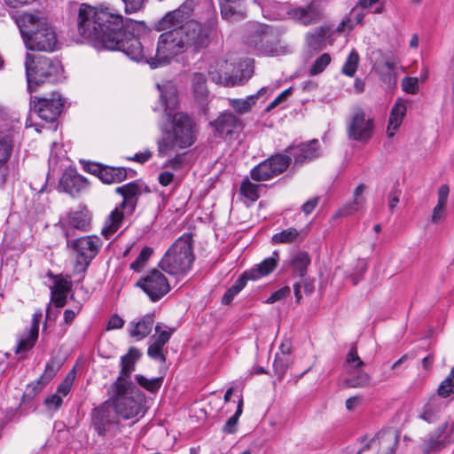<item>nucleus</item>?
Returning <instances> with one entry per match:
<instances>
[{
    "label": "nucleus",
    "mask_w": 454,
    "mask_h": 454,
    "mask_svg": "<svg viewBox=\"0 0 454 454\" xmlns=\"http://www.w3.org/2000/svg\"><path fill=\"white\" fill-rule=\"evenodd\" d=\"M130 21L106 7L82 4L79 9L78 30L86 39L110 51H121L130 59L145 60L152 67L168 64L176 56L186 51L177 26L164 29L158 38L155 53L145 50V45L130 33Z\"/></svg>",
    "instance_id": "1"
},
{
    "label": "nucleus",
    "mask_w": 454,
    "mask_h": 454,
    "mask_svg": "<svg viewBox=\"0 0 454 454\" xmlns=\"http://www.w3.org/2000/svg\"><path fill=\"white\" fill-rule=\"evenodd\" d=\"M192 14V4L184 3L177 9L167 12L155 23L154 27L161 31L177 26L186 50L189 47L194 50L205 48L209 43L212 28L207 24L190 20Z\"/></svg>",
    "instance_id": "2"
},
{
    "label": "nucleus",
    "mask_w": 454,
    "mask_h": 454,
    "mask_svg": "<svg viewBox=\"0 0 454 454\" xmlns=\"http://www.w3.org/2000/svg\"><path fill=\"white\" fill-rule=\"evenodd\" d=\"M17 25L28 50L54 51L58 47L55 29L39 13H23L17 19Z\"/></svg>",
    "instance_id": "3"
},
{
    "label": "nucleus",
    "mask_w": 454,
    "mask_h": 454,
    "mask_svg": "<svg viewBox=\"0 0 454 454\" xmlns=\"http://www.w3.org/2000/svg\"><path fill=\"white\" fill-rule=\"evenodd\" d=\"M108 400L116 416L122 421H129V425L137 423L146 411L145 395L133 384L121 380L113 384Z\"/></svg>",
    "instance_id": "4"
},
{
    "label": "nucleus",
    "mask_w": 454,
    "mask_h": 454,
    "mask_svg": "<svg viewBox=\"0 0 454 454\" xmlns=\"http://www.w3.org/2000/svg\"><path fill=\"white\" fill-rule=\"evenodd\" d=\"M194 260L192 236L190 233H184L165 252L159 266L169 275L183 278L191 270Z\"/></svg>",
    "instance_id": "5"
},
{
    "label": "nucleus",
    "mask_w": 454,
    "mask_h": 454,
    "mask_svg": "<svg viewBox=\"0 0 454 454\" xmlns=\"http://www.w3.org/2000/svg\"><path fill=\"white\" fill-rule=\"evenodd\" d=\"M195 140L192 119L184 113H175L172 116L170 129L163 133L157 141L160 157H166L175 152L176 148L185 149L192 145Z\"/></svg>",
    "instance_id": "6"
},
{
    "label": "nucleus",
    "mask_w": 454,
    "mask_h": 454,
    "mask_svg": "<svg viewBox=\"0 0 454 454\" xmlns=\"http://www.w3.org/2000/svg\"><path fill=\"white\" fill-rule=\"evenodd\" d=\"M254 73V60L246 59L236 67L234 64L218 59L210 64L208 74L216 84L224 87L242 85L250 79Z\"/></svg>",
    "instance_id": "7"
},
{
    "label": "nucleus",
    "mask_w": 454,
    "mask_h": 454,
    "mask_svg": "<svg viewBox=\"0 0 454 454\" xmlns=\"http://www.w3.org/2000/svg\"><path fill=\"white\" fill-rule=\"evenodd\" d=\"M143 186L137 182H131L115 189L121 195L122 202L108 215L102 228V234L109 239L121 226L125 215H131L137 207Z\"/></svg>",
    "instance_id": "8"
},
{
    "label": "nucleus",
    "mask_w": 454,
    "mask_h": 454,
    "mask_svg": "<svg viewBox=\"0 0 454 454\" xmlns=\"http://www.w3.org/2000/svg\"><path fill=\"white\" fill-rule=\"evenodd\" d=\"M26 74L28 90L32 92V86L45 82H55L58 80L62 65L59 59H51L45 56L35 57L27 53L25 61Z\"/></svg>",
    "instance_id": "9"
},
{
    "label": "nucleus",
    "mask_w": 454,
    "mask_h": 454,
    "mask_svg": "<svg viewBox=\"0 0 454 454\" xmlns=\"http://www.w3.org/2000/svg\"><path fill=\"white\" fill-rule=\"evenodd\" d=\"M103 243L96 235L83 236L75 239H67V246L75 254L74 270L85 272L90 262L98 254Z\"/></svg>",
    "instance_id": "10"
},
{
    "label": "nucleus",
    "mask_w": 454,
    "mask_h": 454,
    "mask_svg": "<svg viewBox=\"0 0 454 454\" xmlns=\"http://www.w3.org/2000/svg\"><path fill=\"white\" fill-rule=\"evenodd\" d=\"M278 19L288 16L291 20L304 26L319 22L323 19V7L318 0H313L305 5L292 7L286 4L278 5Z\"/></svg>",
    "instance_id": "11"
},
{
    "label": "nucleus",
    "mask_w": 454,
    "mask_h": 454,
    "mask_svg": "<svg viewBox=\"0 0 454 454\" xmlns=\"http://www.w3.org/2000/svg\"><path fill=\"white\" fill-rule=\"evenodd\" d=\"M279 34L271 27L262 24H253L248 43L263 54L278 55L282 52L279 45Z\"/></svg>",
    "instance_id": "12"
},
{
    "label": "nucleus",
    "mask_w": 454,
    "mask_h": 454,
    "mask_svg": "<svg viewBox=\"0 0 454 454\" xmlns=\"http://www.w3.org/2000/svg\"><path fill=\"white\" fill-rule=\"evenodd\" d=\"M121 419L116 416V413L110 404L109 400L100 406L94 408L91 412V424L94 430L99 435L115 434L122 427Z\"/></svg>",
    "instance_id": "13"
},
{
    "label": "nucleus",
    "mask_w": 454,
    "mask_h": 454,
    "mask_svg": "<svg viewBox=\"0 0 454 454\" xmlns=\"http://www.w3.org/2000/svg\"><path fill=\"white\" fill-rule=\"evenodd\" d=\"M452 442H454V422L444 421L421 440L419 448L423 453L428 454L439 451Z\"/></svg>",
    "instance_id": "14"
},
{
    "label": "nucleus",
    "mask_w": 454,
    "mask_h": 454,
    "mask_svg": "<svg viewBox=\"0 0 454 454\" xmlns=\"http://www.w3.org/2000/svg\"><path fill=\"white\" fill-rule=\"evenodd\" d=\"M152 301H157L166 295L170 289L169 283L165 275L158 270H153L145 277L137 282Z\"/></svg>",
    "instance_id": "15"
},
{
    "label": "nucleus",
    "mask_w": 454,
    "mask_h": 454,
    "mask_svg": "<svg viewBox=\"0 0 454 454\" xmlns=\"http://www.w3.org/2000/svg\"><path fill=\"white\" fill-rule=\"evenodd\" d=\"M373 132L372 120L367 118L362 110L356 111L347 124V134L349 139L366 143Z\"/></svg>",
    "instance_id": "16"
},
{
    "label": "nucleus",
    "mask_w": 454,
    "mask_h": 454,
    "mask_svg": "<svg viewBox=\"0 0 454 454\" xmlns=\"http://www.w3.org/2000/svg\"><path fill=\"white\" fill-rule=\"evenodd\" d=\"M30 106L41 119L46 121H54L62 111L64 100L59 94L54 92L51 98L31 99Z\"/></svg>",
    "instance_id": "17"
},
{
    "label": "nucleus",
    "mask_w": 454,
    "mask_h": 454,
    "mask_svg": "<svg viewBox=\"0 0 454 454\" xmlns=\"http://www.w3.org/2000/svg\"><path fill=\"white\" fill-rule=\"evenodd\" d=\"M213 125L219 137L229 140L233 139L243 128L240 119L231 112L221 114Z\"/></svg>",
    "instance_id": "18"
},
{
    "label": "nucleus",
    "mask_w": 454,
    "mask_h": 454,
    "mask_svg": "<svg viewBox=\"0 0 454 454\" xmlns=\"http://www.w3.org/2000/svg\"><path fill=\"white\" fill-rule=\"evenodd\" d=\"M397 443V434L394 430L389 429L380 432L362 450L372 449L377 450L378 454H394Z\"/></svg>",
    "instance_id": "19"
},
{
    "label": "nucleus",
    "mask_w": 454,
    "mask_h": 454,
    "mask_svg": "<svg viewBox=\"0 0 454 454\" xmlns=\"http://www.w3.org/2000/svg\"><path fill=\"white\" fill-rule=\"evenodd\" d=\"M160 91V100L163 106L164 113L171 116L178 106L177 88L175 83L169 81L157 84Z\"/></svg>",
    "instance_id": "20"
},
{
    "label": "nucleus",
    "mask_w": 454,
    "mask_h": 454,
    "mask_svg": "<svg viewBox=\"0 0 454 454\" xmlns=\"http://www.w3.org/2000/svg\"><path fill=\"white\" fill-rule=\"evenodd\" d=\"M441 396H433L428 402L422 407L419 413V418L427 423H434L440 418L446 408V403L443 402Z\"/></svg>",
    "instance_id": "21"
},
{
    "label": "nucleus",
    "mask_w": 454,
    "mask_h": 454,
    "mask_svg": "<svg viewBox=\"0 0 454 454\" xmlns=\"http://www.w3.org/2000/svg\"><path fill=\"white\" fill-rule=\"evenodd\" d=\"M140 356L141 352L138 349L136 348H130L129 352L121 358V369L116 380H121L122 383L126 384H133L129 380V378L135 371L136 363Z\"/></svg>",
    "instance_id": "22"
},
{
    "label": "nucleus",
    "mask_w": 454,
    "mask_h": 454,
    "mask_svg": "<svg viewBox=\"0 0 454 454\" xmlns=\"http://www.w3.org/2000/svg\"><path fill=\"white\" fill-rule=\"evenodd\" d=\"M86 186L87 182L85 178L73 172L63 174L59 182V187L73 197L76 196L81 191L85 189Z\"/></svg>",
    "instance_id": "23"
},
{
    "label": "nucleus",
    "mask_w": 454,
    "mask_h": 454,
    "mask_svg": "<svg viewBox=\"0 0 454 454\" xmlns=\"http://www.w3.org/2000/svg\"><path fill=\"white\" fill-rule=\"evenodd\" d=\"M153 315L147 314L137 322H130L128 331L129 335L136 339V340H141L150 334L153 327Z\"/></svg>",
    "instance_id": "24"
},
{
    "label": "nucleus",
    "mask_w": 454,
    "mask_h": 454,
    "mask_svg": "<svg viewBox=\"0 0 454 454\" xmlns=\"http://www.w3.org/2000/svg\"><path fill=\"white\" fill-rule=\"evenodd\" d=\"M291 154L294 156L296 164L311 160L319 155L318 141L314 139L307 144H302L291 148Z\"/></svg>",
    "instance_id": "25"
},
{
    "label": "nucleus",
    "mask_w": 454,
    "mask_h": 454,
    "mask_svg": "<svg viewBox=\"0 0 454 454\" xmlns=\"http://www.w3.org/2000/svg\"><path fill=\"white\" fill-rule=\"evenodd\" d=\"M89 219L82 212H72L67 219L61 223L62 230L67 239L74 235L72 229L86 231L89 226Z\"/></svg>",
    "instance_id": "26"
},
{
    "label": "nucleus",
    "mask_w": 454,
    "mask_h": 454,
    "mask_svg": "<svg viewBox=\"0 0 454 454\" xmlns=\"http://www.w3.org/2000/svg\"><path fill=\"white\" fill-rule=\"evenodd\" d=\"M406 111L407 107L405 102L402 98H398L393 106L390 113L387 129L388 137H394L395 130L398 129L403 122Z\"/></svg>",
    "instance_id": "27"
},
{
    "label": "nucleus",
    "mask_w": 454,
    "mask_h": 454,
    "mask_svg": "<svg viewBox=\"0 0 454 454\" xmlns=\"http://www.w3.org/2000/svg\"><path fill=\"white\" fill-rule=\"evenodd\" d=\"M220 6L223 19L228 21H238L246 17L239 0H220Z\"/></svg>",
    "instance_id": "28"
},
{
    "label": "nucleus",
    "mask_w": 454,
    "mask_h": 454,
    "mask_svg": "<svg viewBox=\"0 0 454 454\" xmlns=\"http://www.w3.org/2000/svg\"><path fill=\"white\" fill-rule=\"evenodd\" d=\"M364 191V184H361L356 186L353 193V200L344 205L339 210L338 215L340 216H349L362 209L365 205V198L363 195Z\"/></svg>",
    "instance_id": "29"
},
{
    "label": "nucleus",
    "mask_w": 454,
    "mask_h": 454,
    "mask_svg": "<svg viewBox=\"0 0 454 454\" xmlns=\"http://www.w3.org/2000/svg\"><path fill=\"white\" fill-rule=\"evenodd\" d=\"M450 188L447 184H442L437 191L438 201L433 209L431 221L434 223L442 222L446 215V206L448 202Z\"/></svg>",
    "instance_id": "30"
},
{
    "label": "nucleus",
    "mask_w": 454,
    "mask_h": 454,
    "mask_svg": "<svg viewBox=\"0 0 454 454\" xmlns=\"http://www.w3.org/2000/svg\"><path fill=\"white\" fill-rule=\"evenodd\" d=\"M191 83L195 100L200 103L205 102L209 94L205 74L193 73L191 77Z\"/></svg>",
    "instance_id": "31"
},
{
    "label": "nucleus",
    "mask_w": 454,
    "mask_h": 454,
    "mask_svg": "<svg viewBox=\"0 0 454 454\" xmlns=\"http://www.w3.org/2000/svg\"><path fill=\"white\" fill-rule=\"evenodd\" d=\"M278 254L263 260L261 263L257 264L255 268L250 270L251 279L255 280L262 277L270 274L277 266Z\"/></svg>",
    "instance_id": "32"
},
{
    "label": "nucleus",
    "mask_w": 454,
    "mask_h": 454,
    "mask_svg": "<svg viewBox=\"0 0 454 454\" xmlns=\"http://www.w3.org/2000/svg\"><path fill=\"white\" fill-rule=\"evenodd\" d=\"M70 289V283L66 279H59L55 282V287L51 291V301L56 307L62 308L66 305L67 293Z\"/></svg>",
    "instance_id": "33"
},
{
    "label": "nucleus",
    "mask_w": 454,
    "mask_h": 454,
    "mask_svg": "<svg viewBox=\"0 0 454 454\" xmlns=\"http://www.w3.org/2000/svg\"><path fill=\"white\" fill-rule=\"evenodd\" d=\"M127 176V171L123 168H111L105 166L100 172L99 179L106 184L120 183Z\"/></svg>",
    "instance_id": "34"
},
{
    "label": "nucleus",
    "mask_w": 454,
    "mask_h": 454,
    "mask_svg": "<svg viewBox=\"0 0 454 454\" xmlns=\"http://www.w3.org/2000/svg\"><path fill=\"white\" fill-rule=\"evenodd\" d=\"M12 137L0 131V168L9 161L12 153Z\"/></svg>",
    "instance_id": "35"
},
{
    "label": "nucleus",
    "mask_w": 454,
    "mask_h": 454,
    "mask_svg": "<svg viewBox=\"0 0 454 454\" xmlns=\"http://www.w3.org/2000/svg\"><path fill=\"white\" fill-rule=\"evenodd\" d=\"M276 176L269 160H264L251 170V177L255 181H266Z\"/></svg>",
    "instance_id": "36"
},
{
    "label": "nucleus",
    "mask_w": 454,
    "mask_h": 454,
    "mask_svg": "<svg viewBox=\"0 0 454 454\" xmlns=\"http://www.w3.org/2000/svg\"><path fill=\"white\" fill-rule=\"evenodd\" d=\"M310 263V259L306 252H298L296 253L292 260L291 264L294 268V270L300 276L304 277L307 273V267Z\"/></svg>",
    "instance_id": "37"
},
{
    "label": "nucleus",
    "mask_w": 454,
    "mask_h": 454,
    "mask_svg": "<svg viewBox=\"0 0 454 454\" xmlns=\"http://www.w3.org/2000/svg\"><path fill=\"white\" fill-rule=\"evenodd\" d=\"M346 384L350 387H363L368 385L370 381L369 375L359 369H353L349 372L348 378L346 379Z\"/></svg>",
    "instance_id": "38"
},
{
    "label": "nucleus",
    "mask_w": 454,
    "mask_h": 454,
    "mask_svg": "<svg viewBox=\"0 0 454 454\" xmlns=\"http://www.w3.org/2000/svg\"><path fill=\"white\" fill-rule=\"evenodd\" d=\"M257 96H248L244 99H230V106L239 114L248 113L256 102Z\"/></svg>",
    "instance_id": "39"
},
{
    "label": "nucleus",
    "mask_w": 454,
    "mask_h": 454,
    "mask_svg": "<svg viewBox=\"0 0 454 454\" xmlns=\"http://www.w3.org/2000/svg\"><path fill=\"white\" fill-rule=\"evenodd\" d=\"M174 331V328H169L166 325L162 326L160 324H158L155 326V334L151 337V340L159 346L164 347L169 340Z\"/></svg>",
    "instance_id": "40"
},
{
    "label": "nucleus",
    "mask_w": 454,
    "mask_h": 454,
    "mask_svg": "<svg viewBox=\"0 0 454 454\" xmlns=\"http://www.w3.org/2000/svg\"><path fill=\"white\" fill-rule=\"evenodd\" d=\"M38 335L35 334V330L25 333L19 340V343L15 348V353L20 354L31 349L34 347Z\"/></svg>",
    "instance_id": "41"
},
{
    "label": "nucleus",
    "mask_w": 454,
    "mask_h": 454,
    "mask_svg": "<svg viewBox=\"0 0 454 454\" xmlns=\"http://www.w3.org/2000/svg\"><path fill=\"white\" fill-rule=\"evenodd\" d=\"M300 238V231L295 228H288L272 237V241L275 244H288L298 240Z\"/></svg>",
    "instance_id": "42"
},
{
    "label": "nucleus",
    "mask_w": 454,
    "mask_h": 454,
    "mask_svg": "<svg viewBox=\"0 0 454 454\" xmlns=\"http://www.w3.org/2000/svg\"><path fill=\"white\" fill-rule=\"evenodd\" d=\"M326 33L327 29L325 27H319L315 29L313 32L309 33L306 36L308 45L314 50L321 49Z\"/></svg>",
    "instance_id": "43"
},
{
    "label": "nucleus",
    "mask_w": 454,
    "mask_h": 454,
    "mask_svg": "<svg viewBox=\"0 0 454 454\" xmlns=\"http://www.w3.org/2000/svg\"><path fill=\"white\" fill-rule=\"evenodd\" d=\"M276 176L283 173L290 165L291 158L284 154H277L268 159Z\"/></svg>",
    "instance_id": "44"
},
{
    "label": "nucleus",
    "mask_w": 454,
    "mask_h": 454,
    "mask_svg": "<svg viewBox=\"0 0 454 454\" xmlns=\"http://www.w3.org/2000/svg\"><path fill=\"white\" fill-rule=\"evenodd\" d=\"M437 394L442 398H447L454 394V367L451 369L448 377L440 384Z\"/></svg>",
    "instance_id": "45"
},
{
    "label": "nucleus",
    "mask_w": 454,
    "mask_h": 454,
    "mask_svg": "<svg viewBox=\"0 0 454 454\" xmlns=\"http://www.w3.org/2000/svg\"><path fill=\"white\" fill-rule=\"evenodd\" d=\"M136 380L142 387L153 393L160 387L163 380L160 377L147 379L143 375H137Z\"/></svg>",
    "instance_id": "46"
},
{
    "label": "nucleus",
    "mask_w": 454,
    "mask_h": 454,
    "mask_svg": "<svg viewBox=\"0 0 454 454\" xmlns=\"http://www.w3.org/2000/svg\"><path fill=\"white\" fill-rule=\"evenodd\" d=\"M358 61L359 56L357 52L355 51H351L342 67V73L348 76H353L357 69Z\"/></svg>",
    "instance_id": "47"
},
{
    "label": "nucleus",
    "mask_w": 454,
    "mask_h": 454,
    "mask_svg": "<svg viewBox=\"0 0 454 454\" xmlns=\"http://www.w3.org/2000/svg\"><path fill=\"white\" fill-rule=\"evenodd\" d=\"M242 407H243V399L240 398L238 403V407L236 410V412L234 415H232L229 419L226 421L225 425L223 426V432L228 434H233L236 431V426L239 421V418L242 414Z\"/></svg>",
    "instance_id": "48"
},
{
    "label": "nucleus",
    "mask_w": 454,
    "mask_h": 454,
    "mask_svg": "<svg viewBox=\"0 0 454 454\" xmlns=\"http://www.w3.org/2000/svg\"><path fill=\"white\" fill-rule=\"evenodd\" d=\"M331 62V56L328 53H323L313 63L309 69L310 75H317L322 73Z\"/></svg>",
    "instance_id": "49"
},
{
    "label": "nucleus",
    "mask_w": 454,
    "mask_h": 454,
    "mask_svg": "<svg viewBox=\"0 0 454 454\" xmlns=\"http://www.w3.org/2000/svg\"><path fill=\"white\" fill-rule=\"evenodd\" d=\"M240 192L251 201H255L259 198L258 185L251 183L249 180H244L242 182Z\"/></svg>",
    "instance_id": "50"
},
{
    "label": "nucleus",
    "mask_w": 454,
    "mask_h": 454,
    "mask_svg": "<svg viewBox=\"0 0 454 454\" xmlns=\"http://www.w3.org/2000/svg\"><path fill=\"white\" fill-rule=\"evenodd\" d=\"M153 249L149 247H145L137 259L130 264V268L134 270L135 271L141 270L142 268L145 265V262L148 261V259L153 254Z\"/></svg>",
    "instance_id": "51"
},
{
    "label": "nucleus",
    "mask_w": 454,
    "mask_h": 454,
    "mask_svg": "<svg viewBox=\"0 0 454 454\" xmlns=\"http://www.w3.org/2000/svg\"><path fill=\"white\" fill-rule=\"evenodd\" d=\"M290 364V359L287 356H280L279 353L276 354L274 360L275 373L281 379L286 373Z\"/></svg>",
    "instance_id": "52"
},
{
    "label": "nucleus",
    "mask_w": 454,
    "mask_h": 454,
    "mask_svg": "<svg viewBox=\"0 0 454 454\" xmlns=\"http://www.w3.org/2000/svg\"><path fill=\"white\" fill-rule=\"evenodd\" d=\"M397 62L395 58H394L393 59L385 60L383 63V67L387 70V74L383 75V80L389 84L395 83V75L394 73Z\"/></svg>",
    "instance_id": "53"
},
{
    "label": "nucleus",
    "mask_w": 454,
    "mask_h": 454,
    "mask_svg": "<svg viewBox=\"0 0 454 454\" xmlns=\"http://www.w3.org/2000/svg\"><path fill=\"white\" fill-rule=\"evenodd\" d=\"M75 378V374L74 371L69 372L64 380L59 384L57 388V393L60 395L62 397L66 396L69 392L73 386L74 380Z\"/></svg>",
    "instance_id": "54"
},
{
    "label": "nucleus",
    "mask_w": 454,
    "mask_h": 454,
    "mask_svg": "<svg viewBox=\"0 0 454 454\" xmlns=\"http://www.w3.org/2000/svg\"><path fill=\"white\" fill-rule=\"evenodd\" d=\"M163 348L164 347L159 346L158 344L152 341L148 347L147 355L154 360L164 363L166 361V356L163 353Z\"/></svg>",
    "instance_id": "55"
},
{
    "label": "nucleus",
    "mask_w": 454,
    "mask_h": 454,
    "mask_svg": "<svg viewBox=\"0 0 454 454\" xmlns=\"http://www.w3.org/2000/svg\"><path fill=\"white\" fill-rule=\"evenodd\" d=\"M347 364L351 369H359L364 365V362L357 354L356 346L351 347L347 356Z\"/></svg>",
    "instance_id": "56"
},
{
    "label": "nucleus",
    "mask_w": 454,
    "mask_h": 454,
    "mask_svg": "<svg viewBox=\"0 0 454 454\" xmlns=\"http://www.w3.org/2000/svg\"><path fill=\"white\" fill-rule=\"evenodd\" d=\"M403 90L410 94H416L419 90V79L417 77H405L402 81Z\"/></svg>",
    "instance_id": "57"
},
{
    "label": "nucleus",
    "mask_w": 454,
    "mask_h": 454,
    "mask_svg": "<svg viewBox=\"0 0 454 454\" xmlns=\"http://www.w3.org/2000/svg\"><path fill=\"white\" fill-rule=\"evenodd\" d=\"M47 384H43L42 379L39 378L35 382L28 384L24 393V397L33 398Z\"/></svg>",
    "instance_id": "58"
},
{
    "label": "nucleus",
    "mask_w": 454,
    "mask_h": 454,
    "mask_svg": "<svg viewBox=\"0 0 454 454\" xmlns=\"http://www.w3.org/2000/svg\"><path fill=\"white\" fill-rule=\"evenodd\" d=\"M58 371V366L56 365L54 361H51L46 364L45 371L43 375L40 377L42 379L43 384H48L51 380L55 376Z\"/></svg>",
    "instance_id": "59"
},
{
    "label": "nucleus",
    "mask_w": 454,
    "mask_h": 454,
    "mask_svg": "<svg viewBox=\"0 0 454 454\" xmlns=\"http://www.w3.org/2000/svg\"><path fill=\"white\" fill-rule=\"evenodd\" d=\"M291 293L289 286H284L277 290L266 300V303H274L287 297Z\"/></svg>",
    "instance_id": "60"
},
{
    "label": "nucleus",
    "mask_w": 454,
    "mask_h": 454,
    "mask_svg": "<svg viewBox=\"0 0 454 454\" xmlns=\"http://www.w3.org/2000/svg\"><path fill=\"white\" fill-rule=\"evenodd\" d=\"M125 4V10L127 12H136L139 11L144 4L145 0H122Z\"/></svg>",
    "instance_id": "61"
},
{
    "label": "nucleus",
    "mask_w": 454,
    "mask_h": 454,
    "mask_svg": "<svg viewBox=\"0 0 454 454\" xmlns=\"http://www.w3.org/2000/svg\"><path fill=\"white\" fill-rule=\"evenodd\" d=\"M45 404L53 410L59 409L62 404V396L57 392L45 400Z\"/></svg>",
    "instance_id": "62"
},
{
    "label": "nucleus",
    "mask_w": 454,
    "mask_h": 454,
    "mask_svg": "<svg viewBox=\"0 0 454 454\" xmlns=\"http://www.w3.org/2000/svg\"><path fill=\"white\" fill-rule=\"evenodd\" d=\"M124 325V320L117 314L113 315L107 324V330L121 329Z\"/></svg>",
    "instance_id": "63"
},
{
    "label": "nucleus",
    "mask_w": 454,
    "mask_h": 454,
    "mask_svg": "<svg viewBox=\"0 0 454 454\" xmlns=\"http://www.w3.org/2000/svg\"><path fill=\"white\" fill-rule=\"evenodd\" d=\"M248 279H251L250 271H246L231 286L239 293L245 287Z\"/></svg>",
    "instance_id": "64"
}]
</instances>
